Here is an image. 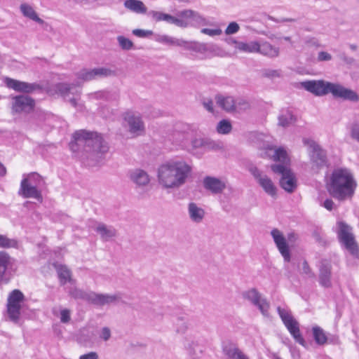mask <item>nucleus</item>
Instances as JSON below:
<instances>
[{
    "instance_id": "f257e3e1",
    "label": "nucleus",
    "mask_w": 359,
    "mask_h": 359,
    "mask_svg": "<svg viewBox=\"0 0 359 359\" xmlns=\"http://www.w3.org/2000/svg\"><path fill=\"white\" fill-rule=\"evenodd\" d=\"M191 172V166L184 161H169L158 169V182L166 189L179 188L186 183Z\"/></svg>"
},
{
    "instance_id": "f03ea898",
    "label": "nucleus",
    "mask_w": 359,
    "mask_h": 359,
    "mask_svg": "<svg viewBox=\"0 0 359 359\" xmlns=\"http://www.w3.org/2000/svg\"><path fill=\"white\" fill-rule=\"evenodd\" d=\"M356 187L357 183L352 172L345 168L334 169L326 184L329 194L339 201L351 198Z\"/></svg>"
},
{
    "instance_id": "7ed1b4c3",
    "label": "nucleus",
    "mask_w": 359,
    "mask_h": 359,
    "mask_svg": "<svg viewBox=\"0 0 359 359\" xmlns=\"http://www.w3.org/2000/svg\"><path fill=\"white\" fill-rule=\"evenodd\" d=\"M300 85L304 90L318 97L330 93L335 98H341L351 102L359 100V96L354 90L346 88L339 83L324 80H307L301 82Z\"/></svg>"
},
{
    "instance_id": "20e7f679",
    "label": "nucleus",
    "mask_w": 359,
    "mask_h": 359,
    "mask_svg": "<svg viewBox=\"0 0 359 359\" xmlns=\"http://www.w3.org/2000/svg\"><path fill=\"white\" fill-rule=\"evenodd\" d=\"M156 41L172 46L182 47L184 50L194 51L199 53H210L215 55H219V48L215 44L199 43L198 41H189L182 39H177L168 35H159Z\"/></svg>"
},
{
    "instance_id": "39448f33",
    "label": "nucleus",
    "mask_w": 359,
    "mask_h": 359,
    "mask_svg": "<svg viewBox=\"0 0 359 359\" xmlns=\"http://www.w3.org/2000/svg\"><path fill=\"white\" fill-rule=\"evenodd\" d=\"M165 22L181 28L198 27L207 24L206 20L198 12L191 9L177 11L176 15L167 13Z\"/></svg>"
},
{
    "instance_id": "423d86ee",
    "label": "nucleus",
    "mask_w": 359,
    "mask_h": 359,
    "mask_svg": "<svg viewBox=\"0 0 359 359\" xmlns=\"http://www.w3.org/2000/svg\"><path fill=\"white\" fill-rule=\"evenodd\" d=\"M337 238L339 243L355 257L359 256V247L352 233V228L343 221L337 222Z\"/></svg>"
},
{
    "instance_id": "0eeeda50",
    "label": "nucleus",
    "mask_w": 359,
    "mask_h": 359,
    "mask_svg": "<svg viewBox=\"0 0 359 359\" xmlns=\"http://www.w3.org/2000/svg\"><path fill=\"white\" fill-rule=\"evenodd\" d=\"M25 296L19 290H13L8 295L6 305V318L10 321L18 324L21 318Z\"/></svg>"
},
{
    "instance_id": "6e6552de",
    "label": "nucleus",
    "mask_w": 359,
    "mask_h": 359,
    "mask_svg": "<svg viewBox=\"0 0 359 359\" xmlns=\"http://www.w3.org/2000/svg\"><path fill=\"white\" fill-rule=\"evenodd\" d=\"M277 312L294 341L303 346H306V341L302 337L298 321L292 316L290 310L278 306Z\"/></svg>"
},
{
    "instance_id": "1a4fd4ad",
    "label": "nucleus",
    "mask_w": 359,
    "mask_h": 359,
    "mask_svg": "<svg viewBox=\"0 0 359 359\" xmlns=\"http://www.w3.org/2000/svg\"><path fill=\"white\" fill-rule=\"evenodd\" d=\"M91 166L103 163L109 151V145L103 137L96 132H91Z\"/></svg>"
},
{
    "instance_id": "9d476101",
    "label": "nucleus",
    "mask_w": 359,
    "mask_h": 359,
    "mask_svg": "<svg viewBox=\"0 0 359 359\" xmlns=\"http://www.w3.org/2000/svg\"><path fill=\"white\" fill-rule=\"evenodd\" d=\"M90 133L85 130H79L73 133L69 146L75 157L80 159L87 157Z\"/></svg>"
},
{
    "instance_id": "9b49d317",
    "label": "nucleus",
    "mask_w": 359,
    "mask_h": 359,
    "mask_svg": "<svg viewBox=\"0 0 359 359\" xmlns=\"http://www.w3.org/2000/svg\"><path fill=\"white\" fill-rule=\"evenodd\" d=\"M304 145L309 146L310 160L312 163V168L320 169L327 165V154L318 144L315 141L304 138Z\"/></svg>"
},
{
    "instance_id": "f8f14e48",
    "label": "nucleus",
    "mask_w": 359,
    "mask_h": 359,
    "mask_svg": "<svg viewBox=\"0 0 359 359\" xmlns=\"http://www.w3.org/2000/svg\"><path fill=\"white\" fill-rule=\"evenodd\" d=\"M194 134V129L191 125L180 122L175 124L169 138L175 144L187 147Z\"/></svg>"
},
{
    "instance_id": "ddd939ff",
    "label": "nucleus",
    "mask_w": 359,
    "mask_h": 359,
    "mask_svg": "<svg viewBox=\"0 0 359 359\" xmlns=\"http://www.w3.org/2000/svg\"><path fill=\"white\" fill-rule=\"evenodd\" d=\"M242 297L257 307L263 316H269L270 304L266 299L262 298V294L256 288H251L243 292Z\"/></svg>"
},
{
    "instance_id": "4468645a",
    "label": "nucleus",
    "mask_w": 359,
    "mask_h": 359,
    "mask_svg": "<svg viewBox=\"0 0 359 359\" xmlns=\"http://www.w3.org/2000/svg\"><path fill=\"white\" fill-rule=\"evenodd\" d=\"M271 235L279 252L283 256L284 262H290L291 260V254L289 245L282 232L278 229H273L271 231Z\"/></svg>"
},
{
    "instance_id": "2eb2a0df",
    "label": "nucleus",
    "mask_w": 359,
    "mask_h": 359,
    "mask_svg": "<svg viewBox=\"0 0 359 359\" xmlns=\"http://www.w3.org/2000/svg\"><path fill=\"white\" fill-rule=\"evenodd\" d=\"M191 144V149L194 153V150L201 149L203 152L210 150H218L221 149V145L219 142L212 140L207 137H191L189 140Z\"/></svg>"
},
{
    "instance_id": "dca6fc26",
    "label": "nucleus",
    "mask_w": 359,
    "mask_h": 359,
    "mask_svg": "<svg viewBox=\"0 0 359 359\" xmlns=\"http://www.w3.org/2000/svg\"><path fill=\"white\" fill-rule=\"evenodd\" d=\"M318 282L324 288H330L332 284V264L327 259H322L319 266Z\"/></svg>"
},
{
    "instance_id": "f3484780",
    "label": "nucleus",
    "mask_w": 359,
    "mask_h": 359,
    "mask_svg": "<svg viewBox=\"0 0 359 359\" xmlns=\"http://www.w3.org/2000/svg\"><path fill=\"white\" fill-rule=\"evenodd\" d=\"M4 83L8 88L13 89L15 91L27 93H32L39 88L37 84L24 82L8 77L5 78Z\"/></svg>"
},
{
    "instance_id": "a211bd4d",
    "label": "nucleus",
    "mask_w": 359,
    "mask_h": 359,
    "mask_svg": "<svg viewBox=\"0 0 359 359\" xmlns=\"http://www.w3.org/2000/svg\"><path fill=\"white\" fill-rule=\"evenodd\" d=\"M34 107V101L29 97L15 96L13 99L12 111L13 113L29 112Z\"/></svg>"
},
{
    "instance_id": "6ab92c4d",
    "label": "nucleus",
    "mask_w": 359,
    "mask_h": 359,
    "mask_svg": "<svg viewBox=\"0 0 359 359\" xmlns=\"http://www.w3.org/2000/svg\"><path fill=\"white\" fill-rule=\"evenodd\" d=\"M129 127V132L136 135H140L144 130V125L140 116L132 112H127L124 116Z\"/></svg>"
},
{
    "instance_id": "aec40b11",
    "label": "nucleus",
    "mask_w": 359,
    "mask_h": 359,
    "mask_svg": "<svg viewBox=\"0 0 359 359\" xmlns=\"http://www.w3.org/2000/svg\"><path fill=\"white\" fill-rule=\"evenodd\" d=\"M18 194L25 198H33L38 201L42 200L41 193L38 187L22 180L20 183Z\"/></svg>"
},
{
    "instance_id": "412c9836",
    "label": "nucleus",
    "mask_w": 359,
    "mask_h": 359,
    "mask_svg": "<svg viewBox=\"0 0 359 359\" xmlns=\"http://www.w3.org/2000/svg\"><path fill=\"white\" fill-rule=\"evenodd\" d=\"M121 295L120 293L108 294H97L91 292V304L99 306L116 302L121 299Z\"/></svg>"
},
{
    "instance_id": "4be33fe9",
    "label": "nucleus",
    "mask_w": 359,
    "mask_h": 359,
    "mask_svg": "<svg viewBox=\"0 0 359 359\" xmlns=\"http://www.w3.org/2000/svg\"><path fill=\"white\" fill-rule=\"evenodd\" d=\"M54 89L56 93L70 102L73 106L76 105L77 97H75L74 96L72 97L70 96V95H74V93L77 92V90L73 86L61 83L56 84L54 86Z\"/></svg>"
},
{
    "instance_id": "5701e85b",
    "label": "nucleus",
    "mask_w": 359,
    "mask_h": 359,
    "mask_svg": "<svg viewBox=\"0 0 359 359\" xmlns=\"http://www.w3.org/2000/svg\"><path fill=\"white\" fill-rule=\"evenodd\" d=\"M94 230L100 235L103 242L111 241L117 236V231L114 226H107L102 222L97 223Z\"/></svg>"
},
{
    "instance_id": "b1692460",
    "label": "nucleus",
    "mask_w": 359,
    "mask_h": 359,
    "mask_svg": "<svg viewBox=\"0 0 359 359\" xmlns=\"http://www.w3.org/2000/svg\"><path fill=\"white\" fill-rule=\"evenodd\" d=\"M203 187L212 194H219L225 189L226 184L217 177L207 176L203 179Z\"/></svg>"
},
{
    "instance_id": "393cba45",
    "label": "nucleus",
    "mask_w": 359,
    "mask_h": 359,
    "mask_svg": "<svg viewBox=\"0 0 359 359\" xmlns=\"http://www.w3.org/2000/svg\"><path fill=\"white\" fill-rule=\"evenodd\" d=\"M259 48L257 53H259L269 58H275L279 55L280 49L266 41L259 42Z\"/></svg>"
},
{
    "instance_id": "a878e982",
    "label": "nucleus",
    "mask_w": 359,
    "mask_h": 359,
    "mask_svg": "<svg viewBox=\"0 0 359 359\" xmlns=\"http://www.w3.org/2000/svg\"><path fill=\"white\" fill-rule=\"evenodd\" d=\"M215 100L217 105L226 111H233L236 109V100L231 96L217 95Z\"/></svg>"
},
{
    "instance_id": "bb28decb",
    "label": "nucleus",
    "mask_w": 359,
    "mask_h": 359,
    "mask_svg": "<svg viewBox=\"0 0 359 359\" xmlns=\"http://www.w3.org/2000/svg\"><path fill=\"white\" fill-rule=\"evenodd\" d=\"M130 179L138 187H144L149 184V175L143 170L135 169L130 171Z\"/></svg>"
},
{
    "instance_id": "cd10ccee",
    "label": "nucleus",
    "mask_w": 359,
    "mask_h": 359,
    "mask_svg": "<svg viewBox=\"0 0 359 359\" xmlns=\"http://www.w3.org/2000/svg\"><path fill=\"white\" fill-rule=\"evenodd\" d=\"M278 120L279 126L286 128L295 123L297 117L289 109H283L280 111Z\"/></svg>"
},
{
    "instance_id": "c85d7f7f",
    "label": "nucleus",
    "mask_w": 359,
    "mask_h": 359,
    "mask_svg": "<svg viewBox=\"0 0 359 359\" xmlns=\"http://www.w3.org/2000/svg\"><path fill=\"white\" fill-rule=\"evenodd\" d=\"M20 11L25 18L36 22L39 24H43L44 21L38 16L36 12L31 5L23 3L20 6Z\"/></svg>"
},
{
    "instance_id": "c756f323",
    "label": "nucleus",
    "mask_w": 359,
    "mask_h": 359,
    "mask_svg": "<svg viewBox=\"0 0 359 359\" xmlns=\"http://www.w3.org/2000/svg\"><path fill=\"white\" fill-rule=\"evenodd\" d=\"M280 186L288 193H292L297 187L296 179L292 172L280 180Z\"/></svg>"
},
{
    "instance_id": "7c9ffc66",
    "label": "nucleus",
    "mask_w": 359,
    "mask_h": 359,
    "mask_svg": "<svg viewBox=\"0 0 359 359\" xmlns=\"http://www.w3.org/2000/svg\"><path fill=\"white\" fill-rule=\"evenodd\" d=\"M123 5L128 10L138 14H144L147 11V8L140 0H126Z\"/></svg>"
},
{
    "instance_id": "2f4dec72",
    "label": "nucleus",
    "mask_w": 359,
    "mask_h": 359,
    "mask_svg": "<svg viewBox=\"0 0 359 359\" xmlns=\"http://www.w3.org/2000/svg\"><path fill=\"white\" fill-rule=\"evenodd\" d=\"M188 212L190 219L196 223L201 222L205 216L204 210L193 202L189 204Z\"/></svg>"
},
{
    "instance_id": "473e14b6",
    "label": "nucleus",
    "mask_w": 359,
    "mask_h": 359,
    "mask_svg": "<svg viewBox=\"0 0 359 359\" xmlns=\"http://www.w3.org/2000/svg\"><path fill=\"white\" fill-rule=\"evenodd\" d=\"M257 183L268 195L272 197L276 196L277 189L269 177L264 175V177L260 178Z\"/></svg>"
},
{
    "instance_id": "72a5a7b5",
    "label": "nucleus",
    "mask_w": 359,
    "mask_h": 359,
    "mask_svg": "<svg viewBox=\"0 0 359 359\" xmlns=\"http://www.w3.org/2000/svg\"><path fill=\"white\" fill-rule=\"evenodd\" d=\"M234 43L236 44L237 49L245 53H257L259 47L258 41L243 42L234 41Z\"/></svg>"
},
{
    "instance_id": "f704fd0d",
    "label": "nucleus",
    "mask_w": 359,
    "mask_h": 359,
    "mask_svg": "<svg viewBox=\"0 0 359 359\" xmlns=\"http://www.w3.org/2000/svg\"><path fill=\"white\" fill-rule=\"evenodd\" d=\"M313 337L315 342L320 346H323L327 343L328 336L325 332L319 326L316 325L312 327Z\"/></svg>"
},
{
    "instance_id": "c9c22d12",
    "label": "nucleus",
    "mask_w": 359,
    "mask_h": 359,
    "mask_svg": "<svg viewBox=\"0 0 359 359\" xmlns=\"http://www.w3.org/2000/svg\"><path fill=\"white\" fill-rule=\"evenodd\" d=\"M116 75V72L107 67H97L91 69V79L106 78Z\"/></svg>"
},
{
    "instance_id": "e433bc0d",
    "label": "nucleus",
    "mask_w": 359,
    "mask_h": 359,
    "mask_svg": "<svg viewBox=\"0 0 359 359\" xmlns=\"http://www.w3.org/2000/svg\"><path fill=\"white\" fill-rule=\"evenodd\" d=\"M57 272L61 284L65 285L67 282H70L72 280L71 272L66 266H58L57 267Z\"/></svg>"
},
{
    "instance_id": "4c0bfd02",
    "label": "nucleus",
    "mask_w": 359,
    "mask_h": 359,
    "mask_svg": "<svg viewBox=\"0 0 359 359\" xmlns=\"http://www.w3.org/2000/svg\"><path fill=\"white\" fill-rule=\"evenodd\" d=\"M22 180H25L29 184H34L36 187L40 186L43 182L41 176L36 172L24 175Z\"/></svg>"
},
{
    "instance_id": "58836bf2",
    "label": "nucleus",
    "mask_w": 359,
    "mask_h": 359,
    "mask_svg": "<svg viewBox=\"0 0 359 359\" xmlns=\"http://www.w3.org/2000/svg\"><path fill=\"white\" fill-rule=\"evenodd\" d=\"M232 130L231 122L226 119H222L217 126V132L219 134L226 135L229 134Z\"/></svg>"
},
{
    "instance_id": "ea45409f",
    "label": "nucleus",
    "mask_w": 359,
    "mask_h": 359,
    "mask_svg": "<svg viewBox=\"0 0 359 359\" xmlns=\"http://www.w3.org/2000/svg\"><path fill=\"white\" fill-rule=\"evenodd\" d=\"M9 262V256L4 252H0V283L4 278V273L6 271L8 263Z\"/></svg>"
},
{
    "instance_id": "a19ab883",
    "label": "nucleus",
    "mask_w": 359,
    "mask_h": 359,
    "mask_svg": "<svg viewBox=\"0 0 359 359\" xmlns=\"http://www.w3.org/2000/svg\"><path fill=\"white\" fill-rule=\"evenodd\" d=\"M241 351L238 348L231 344L226 345L223 347L224 353L229 359H235Z\"/></svg>"
},
{
    "instance_id": "79ce46f5",
    "label": "nucleus",
    "mask_w": 359,
    "mask_h": 359,
    "mask_svg": "<svg viewBox=\"0 0 359 359\" xmlns=\"http://www.w3.org/2000/svg\"><path fill=\"white\" fill-rule=\"evenodd\" d=\"M116 39L119 46L123 50H131L134 46L133 42L124 36H118Z\"/></svg>"
},
{
    "instance_id": "37998d69",
    "label": "nucleus",
    "mask_w": 359,
    "mask_h": 359,
    "mask_svg": "<svg viewBox=\"0 0 359 359\" xmlns=\"http://www.w3.org/2000/svg\"><path fill=\"white\" fill-rule=\"evenodd\" d=\"M187 318L185 316H179L176 319L175 325L177 332L184 333L187 329Z\"/></svg>"
},
{
    "instance_id": "c03bdc74",
    "label": "nucleus",
    "mask_w": 359,
    "mask_h": 359,
    "mask_svg": "<svg viewBox=\"0 0 359 359\" xmlns=\"http://www.w3.org/2000/svg\"><path fill=\"white\" fill-rule=\"evenodd\" d=\"M17 245L18 243L16 241L0 235V248H15Z\"/></svg>"
},
{
    "instance_id": "a18cd8bd",
    "label": "nucleus",
    "mask_w": 359,
    "mask_h": 359,
    "mask_svg": "<svg viewBox=\"0 0 359 359\" xmlns=\"http://www.w3.org/2000/svg\"><path fill=\"white\" fill-rule=\"evenodd\" d=\"M271 170L275 173L281 174L282 177L288 175L291 172L290 169L287 168L283 164H273L271 165Z\"/></svg>"
},
{
    "instance_id": "49530a36",
    "label": "nucleus",
    "mask_w": 359,
    "mask_h": 359,
    "mask_svg": "<svg viewBox=\"0 0 359 359\" xmlns=\"http://www.w3.org/2000/svg\"><path fill=\"white\" fill-rule=\"evenodd\" d=\"M148 15L152 18V19L156 22H161V21H165L167 13H164L163 12L160 11H150L148 13Z\"/></svg>"
},
{
    "instance_id": "de8ad7c7",
    "label": "nucleus",
    "mask_w": 359,
    "mask_h": 359,
    "mask_svg": "<svg viewBox=\"0 0 359 359\" xmlns=\"http://www.w3.org/2000/svg\"><path fill=\"white\" fill-rule=\"evenodd\" d=\"M287 158V153L283 148H278L275 150L273 159L276 161L285 162Z\"/></svg>"
},
{
    "instance_id": "09e8293b",
    "label": "nucleus",
    "mask_w": 359,
    "mask_h": 359,
    "mask_svg": "<svg viewBox=\"0 0 359 359\" xmlns=\"http://www.w3.org/2000/svg\"><path fill=\"white\" fill-rule=\"evenodd\" d=\"M91 97L95 99H102L104 100H109L111 98V95L109 91L107 90H100L95 92L94 93H91Z\"/></svg>"
},
{
    "instance_id": "8fccbe9b",
    "label": "nucleus",
    "mask_w": 359,
    "mask_h": 359,
    "mask_svg": "<svg viewBox=\"0 0 359 359\" xmlns=\"http://www.w3.org/2000/svg\"><path fill=\"white\" fill-rule=\"evenodd\" d=\"M248 169L251 175L254 177V178L257 180V182H258L260 178L264 177L262 172L259 170L257 166L250 165L248 166Z\"/></svg>"
},
{
    "instance_id": "3c124183",
    "label": "nucleus",
    "mask_w": 359,
    "mask_h": 359,
    "mask_svg": "<svg viewBox=\"0 0 359 359\" xmlns=\"http://www.w3.org/2000/svg\"><path fill=\"white\" fill-rule=\"evenodd\" d=\"M302 273L306 275L308 278H313L316 277L315 273L313 272L306 260H304L302 263Z\"/></svg>"
},
{
    "instance_id": "603ef678",
    "label": "nucleus",
    "mask_w": 359,
    "mask_h": 359,
    "mask_svg": "<svg viewBox=\"0 0 359 359\" xmlns=\"http://www.w3.org/2000/svg\"><path fill=\"white\" fill-rule=\"evenodd\" d=\"M133 34L136 36L145 38L150 36L153 34V32L151 30H144L140 29H135L132 31Z\"/></svg>"
},
{
    "instance_id": "864d4df0",
    "label": "nucleus",
    "mask_w": 359,
    "mask_h": 359,
    "mask_svg": "<svg viewBox=\"0 0 359 359\" xmlns=\"http://www.w3.org/2000/svg\"><path fill=\"white\" fill-rule=\"evenodd\" d=\"M239 29H240V27L237 22H231L227 26V27L225 30V34L227 35L235 34L237 32H238Z\"/></svg>"
},
{
    "instance_id": "5fc2aeb1",
    "label": "nucleus",
    "mask_w": 359,
    "mask_h": 359,
    "mask_svg": "<svg viewBox=\"0 0 359 359\" xmlns=\"http://www.w3.org/2000/svg\"><path fill=\"white\" fill-rule=\"evenodd\" d=\"M201 32V33L210 36H218L222 34V30L220 29L203 28Z\"/></svg>"
},
{
    "instance_id": "6e6d98bb",
    "label": "nucleus",
    "mask_w": 359,
    "mask_h": 359,
    "mask_svg": "<svg viewBox=\"0 0 359 359\" xmlns=\"http://www.w3.org/2000/svg\"><path fill=\"white\" fill-rule=\"evenodd\" d=\"M351 137L352 139L359 142V125L358 123H354L352 125L351 130Z\"/></svg>"
},
{
    "instance_id": "4d7b16f0",
    "label": "nucleus",
    "mask_w": 359,
    "mask_h": 359,
    "mask_svg": "<svg viewBox=\"0 0 359 359\" xmlns=\"http://www.w3.org/2000/svg\"><path fill=\"white\" fill-rule=\"evenodd\" d=\"M71 319L70 311L68 309H62L60 311V321L64 323H68Z\"/></svg>"
},
{
    "instance_id": "13d9d810",
    "label": "nucleus",
    "mask_w": 359,
    "mask_h": 359,
    "mask_svg": "<svg viewBox=\"0 0 359 359\" xmlns=\"http://www.w3.org/2000/svg\"><path fill=\"white\" fill-rule=\"evenodd\" d=\"M197 346V344L194 341L189 344L188 351L191 359H196L198 358L196 351L195 350V347Z\"/></svg>"
},
{
    "instance_id": "bf43d9fd",
    "label": "nucleus",
    "mask_w": 359,
    "mask_h": 359,
    "mask_svg": "<svg viewBox=\"0 0 359 359\" xmlns=\"http://www.w3.org/2000/svg\"><path fill=\"white\" fill-rule=\"evenodd\" d=\"M332 58V55L325 51H320L318 55V60L319 62L330 61Z\"/></svg>"
},
{
    "instance_id": "052dcab7",
    "label": "nucleus",
    "mask_w": 359,
    "mask_h": 359,
    "mask_svg": "<svg viewBox=\"0 0 359 359\" xmlns=\"http://www.w3.org/2000/svg\"><path fill=\"white\" fill-rule=\"evenodd\" d=\"M100 337L104 341H107L111 337V331L109 327H104L102 329Z\"/></svg>"
},
{
    "instance_id": "680f3d73",
    "label": "nucleus",
    "mask_w": 359,
    "mask_h": 359,
    "mask_svg": "<svg viewBox=\"0 0 359 359\" xmlns=\"http://www.w3.org/2000/svg\"><path fill=\"white\" fill-rule=\"evenodd\" d=\"M268 19L273 21V22H295L296 21V19L294 18H282V19H277L271 15H268Z\"/></svg>"
},
{
    "instance_id": "e2e57ef3",
    "label": "nucleus",
    "mask_w": 359,
    "mask_h": 359,
    "mask_svg": "<svg viewBox=\"0 0 359 359\" xmlns=\"http://www.w3.org/2000/svg\"><path fill=\"white\" fill-rule=\"evenodd\" d=\"M306 43L310 46L316 47V48L320 46V43H319L318 40L315 37L308 38L306 40Z\"/></svg>"
},
{
    "instance_id": "0e129e2a",
    "label": "nucleus",
    "mask_w": 359,
    "mask_h": 359,
    "mask_svg": "<svg viewBox=\"0 0 359 359\" xmlns=\"http://www.w3.org/2000/svg\"><path fill=\"white\" fill-rule=\"evenodd\" d=\"M264 75L266 77H279L280 72L279 70L268 69L265 72Z\"/></svg>"
},
{
    "instance_id": "69168bd1",
    "label": "nucleus",
    "mask_w": 359,
    "mask_h": 359,
    "mask_svg": "<svg viewBox=\"0 0 359 359\" xmlns=\"http://www.w3.org/2000/svg\"><path fill=\"white\" fill-rule=\"evenodd\" d=\"M90 76V72L87 69L81 70L78 73V78L83 81H87Z\"/></svg>"
},
{
    "instance_id": "338daca9",
    "label": "nucleus",
    "mask_w": 359,
    "mask_h": 359,
    "mask_svg": "<svg viewBox=\"0 0 359 359\" xmlns=\"http://www.w3.org/2000/svg\"><path fill=\"white\" fill-rule=\"evenodd\" d=\"M334 203L333 202V201L330 198H327L326 200H325V201L323 202V207L325 208H326L327 210H332L333 209V206H334Z\"/></svg>"
},
{
    "instance_id": "774afa93",
    "label": "nucleus",
    "mask_w": 359,
    "mask_h": 359,
    "mask_svg": "<svg viewBox=\"0 0 359 359\" xmlns=\"http://www.w3.org/2000/svg\"><path fill=\"white\" fill-rule=\"evenodd\" d=\"M204 107L210 112H213V102L211 100L203 102Z\"/></svg>"
}]
</instances>
